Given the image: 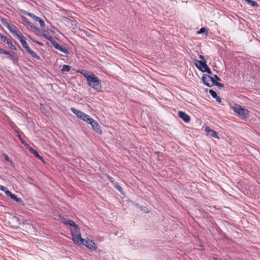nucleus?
I'll list each match as a JSON object with an SVG mask.
<instances>
[{
    "instance_id": "nucleus-1",
    "label": "nucleus",
    "mask_w": 260,
    "mask_h": 260,
    "mask_svg": "<svg viewBox=\"0 0 260 260\" xmlns=\"http://www.w3.org/2000/svg\"><path fill=\"white\" fill-rule=\"evenodd\" d=\"M77 73H81L86 78L87 84L98 92L102 91V85L100 79L93 73L85 70L79 69Z\"/></svg>"
},
{
    "instance_id": "nucleus-2",
    "label": "nucleus",
    "mask_w": 260,
    "mask_h": 260,
    "mask_svg": "<svg viewBox=\"0 0 260 260\" xmlns=\"http://www.w3.org/2000/svg\"><path fill=\"white\" fill-rule=\"evenodd\" d=\"M71 111L75 114L78 118L87 123L90 124L92 129L95 131L98 134L100 135L102 134L103 132L99 124L89 115L73 107L71 108Z\"/></svg>"
},
{
    "instance_id": "nucleus-3",
    "label": "nucleus",
    "mask_w": 260,
    "mask_h": 260,
    "mask_svg": "<svg viewBox=\"0 0 260 260\" xmlns=\"http://www.w3.org/2000/svg\"><path fill=\"white\" fill-rule=\"evenodd\" d=\"M71 227L70 231L73 242L76 244H81L84 240L81 238L79 226L75 222V224L71 225Z\"/></svg>"
},
{
    "instance_id": "nucleus-4",
    "label": "nucleus",
    "mask_w": 260,
    "mask_h": 260,
    "mask_svg": "<svg viewBox=\"0 0 260 260\" xmlns=\"http://www.w3.org/2000/svg\"><path fill=\"white\" fill-rule=\"evenodd\" d=\"M230 108L242 120H245L249 117L250 112L249 110L237 104H234L232 106L231 105Z\"/></svg>"
},
{
    "instance_id": "nucleus-5",
    "label": "nucleus",
    "mask_w": 260,
    "mask_h": 260,
    "mask_svg": "<svg viewBox=\"0 0 260 260\" xmlns=\"http://www.w3.org/2000/svg\"><path fill=\"white\" fill-rule=\"evenodd\" d=\"M17 39H18L20 41L23 47L26 50L28 53H29L32 57L37 59H40V56L38 55L36 52H35L30 48V47H29L27 42L25 41V37L22 34L20 36H18V37Z\"/></svg>"
},
{
    "instance_id": "nucleus-6",
    "label": "nucleus",
    "mask_w": 260,
    "mask_h": 260,
    "mask_svg": "<svg viewBox=\"0 0 260 260\" xmlns=\"http://www.w3.org/2000/svg\"><path fill=\"white\" fill-rule=\"evenodd\" d=\"M202 80L204 84L208 87L213 86L215 83L214 78L208 75H204Z\"/></svg>"
},
{
    "instance_id": "nucleus-7",
    "label": "nucleus",
    "mask_w": 260,
    "mask_h": 260,
    "mask_svg": "<svg viewBox=\"0 0 260 260\" xmlns=\"http://www.w3.org/2000/svg\"><path fill=\"white\" fill-rule=\"evenodd\" d=\"M84 241L83 244L85 246H86L87 248L95 250L97 249V246L95 243L93 242V241L87 238L86 239H84Z\"/></svg>"
},
{
    "instance_id": "nucleus-8",
    "label": "nucleus",
    "mask_w": 260,
    "mask_h": 260,
    "mask_svg": "<svg viewBox=\"0 0 260 260\" xmlns=\"http://www.w3.org/2000/svg\"><path fill=\"white\" fill-rule=\"evenodd\" d=\"M6 28H7L9 30L15 37L16 38L18 37V36H20L22 34L17 30L16 26L14 25H11L10 24H8L6 25Z\"/></svg>"
},
{
    "instance_id": "nucleus-9",
    "label": "nucleus",
    "mask_w": 260,
    "mask_h": 260,
    "mask_svg": "<svg viewBox=\"0 0 260 260\" xmlns=\"http://www.w3.org/2000/svg\"><path fill=\"white\" fill-rule=\"evenodd\" d=\"M194 64L195 66L201 71L203 72V70H204L206 68H208V66L206 63V61H199L198 60H194Z\"/></svg>"
},
{
    "instance_id": "nucleus-10",
    "label": "nucleus",
    "mask_w": 260,
    "mask_h": 260,
    "mask_svg": "<svg viewBox=\"0 0 260 260\" xmlns=\"http://www.w3.org/2000/svg\"><path fill=\"white\" fill-rule=\"evenodd\" d=\"M178 116L179 118L182 119L185 122H189L190 120L189 116L183 111H179Z\"/></svg>"
},
{
    "instance_id": "nucleus-11",
    "label": "nucleus",
    "mask_w": 260,
    "mask_h": 260,
    "mask_svg": "<svg viewBox=\"0 0 260 260\" xmlns=\"http://www.w3.org/2000/svg\"><path fill=\"white\" fill-rule=\"evenodd\" d=\"M53 47L59 50L60 51L64 53V54H69V51L68 50L64 47H63L62 46H60L58 43L56 42H53Z\"/></svg>"
},
{
    "instance_id": "nucleus-12",
    "label": "nucleus",
    "mask_w": 260,
    "mask_h": 260,
    "mask_svg": "<svg viewBox=\"0 0 260 260\" xmlns=\"http://www.w3.org/2000/svg\"><path fill=\"white\" fill-rule=\"evenodd\" d=\"M8 193L9 194L8 197H10L11 199L19 203L20 205L22 206L24 205V203L23 201L20 198H18L16 195L12 193L11 192H8Z\"/></svg>"
},
{
    "instance_id": "nucleus-13",
    "label": "nucleus",
    "mask_w": 260,
    "mask_h": 260,
    "mask_svg": "<svg viewBox=\"0 0 260 260\" xmlns=\"http://www.w3.org/2000/svg\"><path fill=\"white\" fill-rule=\"evenodd\" d=\"M205 132L208 133L209 135H210L211 137L213 138H215L217 139H219V137L217 135V134L216 131H214L213 129H211L209 127H206L205 128Z\"/></svg>"
},
{
    "instance_id": "nucleus-14",
    "label": "nucleus",
    "mask_w": 260,
    "mask_h": 260,
    "mask_svg": "<svg viewBox=\"0 0 260 260\" xmlns=\"http://www.w3.org/2000/svg\"><path fill=\"white\" fill-rule=\"evenodd\" d=\"M29 16L31 17L34 19V20H35V21H38L41 27H44L45 26V23H44V21L43 20V19H41V18L37 17L32 14H29Z\"/></svg>"
},
{
    "instance_id": "nucleus-15",
    "label": "nucleus",
    "mask_w": 260,
    "mask_h": 260,
    "mask_svg": "<svg viewBox=\"0 0 260 260\" xmlns=\"http://www.w3.org/2000/svg\"><path fill=\"white\" fill-rule=\"evenodd\" d=\"M61 222L64 224L69 225L70 226L75 224V222L73 220L64 217L61 218Z\"/></svg>"
},
{
    "instance_id": "nucleus-16",
    "label": "nucleus",
    "mask_w": 260,
    "mask_h": 260,
    "mask_svg": "<svg viewBox=\"0 0 260 260\" xmlns=\"http://www.w3.org/2000/svg\"><path fill=\"white\" fill-rule=\"evenodd\" d=\"M7 44L9 45V47L14 50H17V48L13 44L11 40H9L7 42Z\"/></svg>"
},
{
    "instance_id": "nucleus-17",
    "label": "nucleus",
    "mask_w": 260,
    "mask_h": 260,
    "mask_svg": "<svg viewBox=\"0 0 260 260\" xmlns=\"http://www.w3.org/2000/svg\"><path fill=\"white\" fill-rule=\"evenodd\" d=\"M71 70V67L68 65L64 64L62 66V68L61 69V71L64 72H69Z\"/></svg>"
},
{
    "instance_id": "nucleus-18",
    "label": "nucleus",
    "mask_w": 260,
    "mask_h": 260,
    "mask_svg": "<svg viewBox=\"0 0 260 260\" xmlns=\"http://www.w3.org/2000/svg\"><path fill=\"white\" fill-rule=\"evenodd\" d=\"M0 190L4 191L7 196H8V195L9 194V193H8V192H11L9 190H8L6 187L1 185H0Z\"/></svg>"
},
{
    "instance_id": "nucleus-19",
    "label": "nucleus",
    "mask_w": 260,
    "mask_h": 260,
    "mask_svg": "<svg viewBox=\"0 0 260 260\" xmlns=\"http://www.w3.org/2000/svg\"><path fill=\"white\" fill-rule=\"evenodd\" d=\"M0 53L4 54H7V55H11V56H13V55L10 52L8 51H6V50H5L4 49L1 48H0Z\"/></svg>"
},
{
    "instance_id": "nucleus-20",
    "label": "nucleus",
    "mask_w": 260,
    "mask_h": 260,
    "mask_svg": "<svg viewBox=\"0 0 260 260\" xmlns=\"http://www.w3.org/2000/svg\"><path fill=\"white\" fill-rule=\"evenodd\" d=\"M209 92L210 93V94L211 95V96L214 99H215V98H217L218 95H217L216 92L215 91H214L213 90L210 89L209 91Z\"/></svg>"
},
{
    "instance_id": "nucleus-21",
    "label": "nucleus",
    "mask_w": 260,
    "mask_h": 260,
    "mask_svg": "<svg viewBox=\"0 0 260 260\" xmlns=\"http://www.w3.org/2000/svg\"><path fill=\"white\" fill-rule=\"evenodd\" d=\"M246 2L248 4H250L251 6L252 7H255L258 6L256 2L253 1L252 0H246Z\"/></svg>"
},
{
    "instance_id": "nucleus-22",
    "label": "nucleus",
    "mask_w": 260,
    "mask_h": 260,
    "mask_svg": "<svg viewBox=\"0 0 260 260\" xmlns=\"http://www.w3.org/2000/svg\"><path fill=\"white\" fill-rule=\"evenodd\" d=\"M44 36L47 40H48L50 42L52 46H53V42H56L52 37L47 36L46 35H44Z\"/></svg>"
},
{
    "instance_id": "nucleus-23",
    "label": "nucleus",
    "mask_w": 260,
    "mask_h": 260,
    "mask_svg": "<svg viewBox=\"0 0 260 260\" xmlns=\"http://www.w3.org/2000/svg\"><path fill=\"white\" fill-rule=\"evenodd\" d=\"M0 38L2 39V40L5 42L6 43L9 40L7 37L5 36L4 35L0 34Z\"/></svg>"
},
{
    "instance_id": "nucleus-24",
    "label": "nucleus",
    "mask_w": 260,
    "mask_h": 260,
    "mask_svg": "<svg viewBox=\"0 0 260 260\" xmlns=\"http://www.w3.org/2000/svg\"><path fill=\"white\" fill-rule=\"evenodd\" d=\"M114 187L116 188L119 192H121L122 190V187L118 185L117 183L114 184Z\"/></svg>"
},
{
    "instance_id": "nucleus-25",
    "label": "nucleus",
    "mask_w": 260,
    "mask_h": 260,
    "mask_svg": "<svg viewBox=\"0 0 260 260\" xmlns=\"http://www.w3.org/2000/svg\"><path fill=\"white\" fill-rule=\"evenodd\" d=\"M33 154H34V156H35L36 157H37V158H38V159H41V160H43V157H42L41 156H40V155H39V154L38 153V152H37V151H35L33 153Z\"/></svg>"
},
{
    "instance_id": "nucleus-26",
    "label": "nucleus",
    "mask_w": 260,
    "mask_h": 260,
    "mask_svg": "<svg viewBox=\"0 0 260 260\" xmlns=\"http://www.w3.org/2000/svg\"><path fill=\"white\" fill-rule=\"evenodd\" d=\"M207 29L205 27H202L198 31V34H201L205 32H207Z\"/></svg>"
},
{
    "instance_id": "nucleus-27",
    "label": "nucleus",
    "mask_w": 260,
    "mask_h": 260,
    "mask_svg": "<svg viewBox=\"0 0 260 260\" xmlns=\"http://www.w3.org/2000/svg\"><path fill=\"white\" fill-rule=\"evenodd\" d=\"M2 23L6 27V25L8 24H10L8 22H7L6 20L5 19H2L1 20Z\"/></svg>"
},
{
    "instance_id": "nucleus-28",
    "label": "nucleus",
    "mask_w": 260,
    "mask_h": 260,
    "mask_svg": "<svg viewBox=\"0 0 260 260\" xmlns=\"http://www.w3.org/2000/svg\"><path fill=\"white\" fill-rule=\"evenodd\" d=\"M203 72H206L209 74H212V72L211 71L210 69L208 67V68H205L204 70H203Z\"/></svg>"
},
{
    "instance_id": "nucleus-29",
    "label": "nucleus",
    "mask_w": 260,
    "mask_h": 260,
    "mask_svg": "<svg viewBox=\"0 0 260 260\" xmlns=\"http://www.w3.org/2000/svg\"><path fill=\"white\" fill-rule=\"evenodd\" d=\"M214 85H216L218 87H223L224 86L223 84L220 83L218 82L217 81H216L215 80V83H214Z\"/></svg>"
},
{
    "instance_id": "nucleus-30",
    "label": "nucleus",
    "mask_w": 260,
    "mask_h": 260,
    "mask_svg": "<svg viewBox=\"0 0 260 260\" xmlns=\"http://www.w3.org/2000/svg\"><path fill=\"white\" fill-rule=\"evenodd\" d=\"M4 157H5V159L6 161H9V162H11V160L10 158H9V157L7 155L5 154L4 155Z\"/></svg>"
},
{
    "instance_id": "nucleus-31",
    "label": "nucleus",
    "mask_w": 260,
    "mask_h": 260,
    "mask_svg": "<svg viewBox=\"0 0 260 260\" xmlns=\"http://www.w3.org/2000/svg\"><path fill=\"white\" fill-rule=\"evenodd\" d=\"M108 178L109 179V180L110 181V182L114 185V184H115V183H114V179L113 178L110 177V176H108Z\"/></svg>"
},
{
    "instance_id": "nucleus-32",
    "label": "nucleus",
    "mask_w": 260,
    "mask_h": 260,
    "mask_svg": "<svg viewBox=\"0 0 260 260\" xmlns=\"http://www.w3.org/2000/svg\"><path fill=\"white\" fill-rule=\"evenodd\" d=\"M214 78V80H216L217 81H220V79L219 77H218L216 75H214V77H213Z\"/></svg>"
},
{
    "instance_id": "nucleus-33",
    "label": "nucleus",
    "mask_w": 260,
    "mask_h": 260,
    "mask_svg": "<svg viewBox=\"0 0 260 260\" xmlns=\"http://www.w3.org/2000/svg\"><path fill=\"white\" fill-rule=\"evenodd\" d=\"M199 57L201 59V61H204L206 60L204 58V57L202 55H199Z\"/></svg>"
},
{
    "instance_id": "nucleus-34",
    "label": "nucleus",
    "mask_w": 260,
    "mask_h": 260,
    "mask_svg": "<svg viewBox=\"0 0 260 260\" xmlns=\"http://www.w3.org/2000/svg\"><path fill=\"white\" fill-rule=\"evenodd\" d=\"M215 99L216 100L217 102H218L219 103H221V99L220 98L217 96V98H215Z\"/></svg>"
},
{
    "instance_id": "nucleus-35",
    "label": "nucleus",
    "mask_w": 260,
    "mask_h": 260,
    "mask_svg": "<svg viewBox=\"0 0 260 260\" xmlns=\"http://www.w3.org/2000/svg\"><path fill=\"white\" fill-rule=\"evenodd\" d=\"M29 151L32 153L33 154V153L36 151L35 150H34L32 148H29Z\"/></svg>"
},
{
    "instance_id": "nucleus-36",
    "label": "nucleus",
    "mask_w": 260,
    "mask_h": 260,
    "mask_svg": "<svg viewBox=\"0 0 260 260\" xmlns=\"http://www.w3.org/2000/svg\"><path fill=\"white\" fill-rule=\"evenodd\" d=\"M34 42H35L36 43L38 44H39L40 45H42V43L39 42H38V41H34Z\"/></svg>"
},
{
    "instance_id": "nucleus-37",
    "label": "nucleus",
    "mask_w": 260,
    "mask_h": 260,
    "mask_svg": "<svg viewBox=\"0 0 260 260\" xmlns=\"http://www.w3.org/2000/svg\"><path fill=\"white\" fill-rule=\"evenodd\" d=\"M213 260H220V259H219L217 257H213Z\"/></svg>"
}]
</instances>
